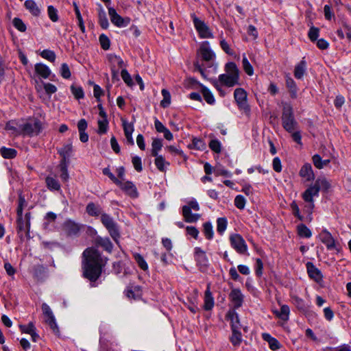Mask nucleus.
Segmentation results:
<instances>
[{"mask_svg":"<svg viewBox=\"0 0 351 351\" xmlns=\"http://www.w3.org/2000/svg\"><path fill=\"white\" fill-rule=\"evenodd\" d=\"M162 147V143L160 139H154L152 143V155L153 156H158V152L161 149Z\"/></svg>","mask_w":351,"mask_h":351,"instance_id":"41","label":"nucleus"},{"mask_svg":"<svg viewBox=\"0 0 351 351\" xmlns=\"http://www.w3.org/2000/svg\"><path fill=\"white\" fill-rule=\"evenodd\" d=\"M182 215L185 221L188 223L196 222L200 217L199 214H193L190 208L186 206L182 207Z\"/></svg>","mask_w":351,"mask_h":351,"instance_id":"20","label":"nucleus"},{"mask_svg":"<svg viewBox=\"0 0 351 351\" xmlns=\"http://www.w3.org/2000/svg\"><path fill=\"white\" fill-rule=\"evenodd\" d=\"M214 306V299L212 296V293L209 290V288L205 292L204 297V309L206 311H209L212 309Z\"/></svg>","mask_w":351,"mask_h":351,"instance_id":"33","label":"nucleus"},{"mask_svg":"<svg viewBox=\"0 0 351 351\" xmlns=\"http://www.w3.org/2000/svg\"><path fill=\"white\" fill-rule=\"evenodd\" d=\"M306 202V204L304 207V211L308 214L310 216V220L312 219L311 215L313 213L315 204H314V200L313 199H309V200H304Z\"/></svg>","mask_w":351,"mask_h":351,"instance_id":"52","label":"nucleus"},{"mask_svg":"<svg viewBox=\"0 0 351 351\" xmlns=\"http://www.w3.org/2000/svg\"><path fill=\"white\" fill-rule=\"evenodd\" d=\"M45 182L49 189L55 191H59L60 189V184L55 178L47 177Z\"/></svg>","mask_w":351,"mask_h":351,"instance_id":"38","label":"nucleus"},{"mask_svg":"<svg viewBox=\"0 0 351 351\" xmlns=\"http://www.w3.org/2000/svg\"><path fill=\"white\" fill-rule=\"evenodd\" d=\"M59 167L61 171L60 178L63 181L66 182L69 178V173L67 171L66 162L60 161Z\"/></svg>","mask_w":351,"mask_h":351,"instance_id":"47","label":"nucleus"},{"mask_svg":"<svg viewBox=\"0 0 351 351\" xmlns=\"http://www.w3.org/2000/svg\"><path fill=\"white\" fill-rule=\"evenodd\" d=\"M202 93L205 101L209 104H213L215 103V98L211 92L205 86L202 88Z\"/></svg>","mask_w":351,"mask_h":351,"instance_id":"44","label":"nucleus"},{"mask_svg":"<svg viewBox=\"0 0 351 351\" xmlns=\"http://www.w3.org/2000/svg\"><path fill=\"white\" fill-rule=\"evenodd\" d=\"M0 153L4 158H14L17 152L14 149L3 147L0 149Z\"/></svg>","mask_w":351,"mask_h":351,"instance_id":"37","label":"nucleus"},{"mask_svg":"<svg viewBox=\"0 0 351 351\" xmlns=\"http://www.w3.org/2000/svg\"><path fill=\"white\" fill-rule=\"evenodd\" d=\"M108 122L107 118H102L101 120L98 121V133L103 134L106 133L108 130Z\"/></svg>","mask_w":351,"mask_h":351,"instance_id":"49","label":"nucleus"},{"mask_svg":"<svg viewBox=\"0 0 351 351\" xmlns=\"http://www.w3.org/2000/svg\"><path fill=\"white\" fill-rule=\"evenodd\" d=\"M83 256V275L90 281L95 282L101 276L102 267L105 266L106 260L101 256L98 250L93 247L85 250Z\"/></svg>","mask_w":351,"mask_h":351,"instance_id":"1","label":"nucleus"},{"mask_svg":"<svg viewBox=\"0 0 351 351\" xmlns=\"http://www.w3.org/2000/svg\"><path fill=\"white\" fill-rule=\"evenodd\" d=\"M227 317L230 320L232 330H239L241 325L238 314L234 311H230Z\"/></svg>","mask_w":351,"mask_h":351,"instance_id":"27","label":"nucleus"},{"mask_svg":"<svg viewBox=\"0 0 351 351\" xmlns=\"http://www.w3.org/2000/svg\"><path fill=\"white\" fill-rule=\"evenodd\" d=\"M319 29L317 27H311L308 31V36L309 39L314 42L319 36Z\"/></svg>","mask_w":351,"mask_h":351,"instance_id":"60","label":"nucleus"},{"mask_svg":"<svg viewBox=\"0 0 351 351\" xmlns=\"http://www.w3.org/2000/svg\"><path fill=\"white\" fill-rule=\"evenodd\" d=\"M204 234L207 239H212L213 237V226L210 222L204 223Z\"/></svg>","mask_w":351,"mask_h":351,"instance_id":"48","label":"nucleus"},{"mask_svg":"<svg viewBox=\"0 0 351 351\" xmlns=\"http://www.w3.org/2000/svg\"><path fill=\"white\" fill-rule=\"evenodd\" d=\"M315 184L318 187L319 190H322L324 191H327L330 188V183L329 181L324 177L318 178Z\"/></svg>","mask_w":351,"mask_h":351,"instance_id":"31","label":"nucleus"},{"mask_svg":"<svg viewBox=\"0 0 351 351\" xmlns=\"http://www.w3.org/2000/svg\"><path fill=\"white\" fill-rule=\"evenodd\" d=\"M219 81L221 84L227 87H232L239 84L237 75L231 76L226 73L219 75Z\"/></svg>","mask_w":351,"mask_h":351,"instance_id":"16","label":"nucleus"},{"mask_svg":"<svg viewBox=\"0 0 351 351\" xmlns=\"http://www.w3.org/2000/svg\"><path fill=\"white\" fill-rule=\"evenodd\" d=\"M312 160L315 167L319 169L327 166L330 162V160H322L321 156L318 154L314 155Z\"/></svg>","mask_w":351,"mask_h":351,"instance_id":"32","label":"nucleus"},{"mask_svg":"<svg viewBox=\"0 0 351 351\" xmlns=\"http://www.w3.org/2000/svg\"><path fill=\"white\" fill-rule=\"evenodd\" d=\"M155 165L158 169L162 172L165 171V165H169V163L165 160L164 157L161 155L155 156Z\"/></svg>","mask_w":351,"mask_h":351,"instance_id":"36","label":"nucleus"},{"mask_svg":"<svg viewBox=\"0 0 351 351\" xmlns=\"http://www.w3.org/2000/svg\"><path fill=\"white\" fill-rule=\"evenodd\" d=\"M286 85L289 88L291 97L295 98L297 96V86L294 80L290 77H287L286 79Z\"/></svg>","mask_w":351,"mask_h":351,"instance_id":"34","label":"nucleus"},{"mask_svg":"<svg viewBox=\"0 0 351 351\" xmlns=\"http://www.w3.org/2000/svg\"><path fill=\"white\" fill-rule=\"evenodd\" d=\"M5 130H10L12 132V134L17 136L21 134V130H20V125L16 128L15 126V123L13 121H9L5 125Z\"/></svg>","mask_w":351,"mask_h":351,"instance_id":"45","label":"nucleus"},{"mask_svg":"<svg viewBox=\"0 0 351 351\" xmlns=\"http://www.w3.org/2000/svg\"><path fill=\"white\" fill-rule=\"evenodd\" d=\"M47 12H48L49 19L53 22H56L58 21V10L53 5L48 6Z\"/></svg>","mask_w":351,"mask_h":351,"instance_id":"53","label":"nucleus"},{"mask_svg":"<svg viewBox=\"0 0 351 351\" xmlns=\"http://www.w3.org/2000/svg\"><path fill=\"white\" fill-rule=\"evenodd\" d=\"M72 93L75 96L76 99H82L84 97V92L81 87H76L74 86H71V87Z\"/></svg>","mask_w":351,"mask_h":351,"instance_id":"64","label":"nucleus"},{"mask_svg":"<svg viewBox=\"0 0 351 351\" xmlns=\"http://www.w3.org/2000/svg\"><path fill=\"white\" fill-rule=\"evenodd\" d=\"M13 25L15 28H16L19 31L21 32H24L26 30V25L23 22V21L19 18H14L12 21Z\"/></svg>","mask_w":351,"mask_h":351,"instance_id":"54","label":"nucleus"},{"mask_svg":"<svg viewBox=\"0 0 351 351\" xmlns=\"http://www.w3.org/2000/svg\"><path fill=\"white\" fill-rule=\"evenodd\" d=\"M273 312L277 317L283 321H287L289 319L290 309L286 304L282 305L280 311L275 310Z\"/></svg>","mask_w":351,"mask_h":351,"instance_id":"25","label":"nucleus"},{"mask_svg":"<svg viewBox=\"0 0 351 351\" xmlns=\"http://www.w3.org/2000/svg\"><path fill=\"white\" fill-rule=\"evenodd\" d=\"M306 269L308 274L311 279L317 282L322 281L323 276L321 271L313 263L308 262L306 263Z\"/></svg>","mask_w":351,"mask_h":351,"instance_id":"14","label":"nucleus"},{"mask_svg":"<svg viewBox=\"0 0 351 351\" xmlns=\"http://www.w3.org/2000/svg\"><path fill=\"white\" fill-rule=\"evenodd\" d=\"M95 243L97 245L102 247L108 252H111L113 247L112 242L108 237H97L95 238Z\"/></svg>","mask_w":351,"mask_h":351,"instance_id":"21","label":"nucleus"},{"mask_svg":"<svg viewBox=\"0 0 351 351\" xmlns=\"http://www.w3.org/2000/svg\"><path fill=\"white\" fill-rule=\"evenodd\" d=\"M229 298L234 308L241 307L243 302V295L239 289H233L230 294Z\"/></svg>","mask_w":351,"mask_h":351,"instance_id":"13","label":"nucleus"},{"mask_svg":"<svg viewBox=\"0 0 351 351\" xmlns=\"http://www.w3.org/2000/svg\"><path fill=\"white\" fill-rule=\"evenodd\" d=\"M108 14L111 22L118 27H126L131 21L129 17L123 18L113 8H108Z\"/></svg>","mask_w":351,"mask_h":351,"instance_id":"8","label":"nucleus"},{"mask_svg":"<svg viewBox=\"0 0 351 351\" xmlns=\"http://www.w3.org/2000/svg\"><path fill=\"white\" fill-rule=\"evenodd\" d=\"M226 74L230 75L231 76L237 75V79H239V69L235 63L234 62H228L226 65Z\"/></svg>","mask_w":351,"mask_h":351,"instance_id":"35","label":"nucleus"},{"mask_svg":"<svg viewBox=\"0 0 351 351\" xmlns=\"http://www.w3.org/2000/svg\"><path fill=\"white\" fill-rule=\"evenodd\" d=\"M86 213L92 217L101 216L102 212L101 208L99 205L95 204L93 202H90L86 207Z\"/></svg>","mask_w":351,"mask_h":351,"instance_id":"23","label":"nucleus"},{"mask_svg":"<svg viewBox=\"0 0 351 351\" xmlns=\"http://www.w3.org/2000/svg\"><path fill=\"white\" fill-rule=\"evenodd\" d=\"M227 219L225 217H220L217 219V230L220 234H222L227 228Z\"/></svg>","mask_w":351,"mask_h":351,"instance_id":"43","label":"nucleus"},{"mask_svg":"<svg viewBox=\"0 0 351 351\" xmlns=\"http://www.w3.org/2000/svg\"><path fill=\"white\" fill-rule=\"evenodd\" d=\"M35 73L40 77L47 79L51 75L50 69L43 63H36L34 66Z\"/></svg>","mask_w":351,"mask_h":351,"instance_id":"19","label":"nucleus"},{"mask_svg":"<svg viewBox=\"0 0 351 351\" xmlns=\"http://www.w3.org/2000/svg\"><path fill=\"white\" fill-rule=\"evenodd\" d=\"M82 226L71 219L66 220L62 226V231L68 236H76L80 231Z\"/></svg>","mask_w":351,"mask_h":351,"instance_id":"9","label":"nucleus"},{"mask_svg":"<svg viewBox=\"0 0 351 351\" xmlns=\"http://www.w3.org/2000/svg\"><path fill=\"white\" fill-rule=\"evenodd\" d=\"M199 54L203 60L208 62L215 58V53L208 46V42H204L199 48Z\"/></svg>","mask_w":351,"mask_h":351,"instance_id":"15","label":"nucleus"},{"mask_svg":"<svg viewBox=\"0 0 351 351\" xmlns=\"http://www.w3.org/2000/svg\"><path fill=\"white\" fill-rule=\"evenodd\" d=\"M319 191L318 187L314 183L302 193V198L304 200L313 199V197L318 196Z\"/></svg>","mask_w":351,"mask_h":351,"instance_id":"22","label":"nucleus"},{"mask_svg":"<svg viewBox=\"0 0 351 351\" xmlns=\"http://www.w3.org/2000/svg\"><path fill=\"white\" fill-rule=\"evenodd\" d=\"M193 148L199 150H203L206 148L205 143L200 138H194L192 142Z\"/></svg>","mask_w":351,"mask_h":351,"instance_id":"58","label":"nucleus"},{"mask_svg":"<svg viewBox=\"0 0 351 351\" xmlns=\"http://www.w3.org/2000/svg\"><path fill=\"white\" fill-rule=\"evenodd\" d=\"M134 258L136 262L137 263L138 267L141 269H142L144 271H146L148 269V265H147L146 261H145L143 257L140 254H138V253L134 254Z\"/></svg>","mask_w":351,"mask_h":351,"instance_id":"46","label":"nucleus"},{"mask_svg":"<svg viewBox=\"0 0 351 351\" xmlns=\"http://www.w3.org/2000/svg\"><path fill=\"white\" fill-rule=\"evenodd\" d=\"M297 230L299 236L301 237L310 238L312 235L311 231L303 223L299 224Z\"/></svg>","mask_w":351,"mask_h":351,"instance_id":"40","label":"nucleus"},{"mask_svg":"<svg viewBox=\"0 0 351 351\" xmlns=\"http://www.w3.org/2000/svg\"><path fill=\"white\" fill-rule=\"evenodd\" d=\"M108 60L110 65L112 77H117L119 69L124 66L123 60L119 56L114 54H109Z\"/></svg>","mask_w":351,"mask_h":351,"instance_id":"11","label":"nucleus"},{"mask_svg":"<svg viewBox=\"0 0 351 351\" xmlns=\"http://www.w3.org/2000/svg\"><path fill=\"white\" fill-rule=\"evenodd\" d=\"M99 21L101 27L103 29H107L108 27L109 23L106 17V12L101 6H100L99 11Z\"/></svg>","mask_w":351,"mask_h":351,"instance_id":"39","label":"nucleus"},{"mask_svg":"<svg viewBox=\"0 0 351 351\" xmlns=\"http://www.w3.org/2000/svg\"><path fill=\"white\" fill-rule=\"evenodd\" d=\"M25 7L27 10L29 11V12L35 16H38L40 14V10L39 7L37 5L36 2L33 0H26L25 1Z\"/></svg>","mask_w":351,"mask_h":351,"instance_id":"26","label":"nucleus"},{"mask_svg":"<svg viewBox=\"0 0 351 351\" xmlns=\"http://www.w3.org/2000/svg\"><path fill=\"white\" fill-rule=\"evenodd\" d=\"M193 21L194 26L202 38H213V34L208 26L201 19L193 15Z\"/></svg>","mask_w":351,"mask_h":351,"instance_id":"6","label":"nucleus"},{"mask_svg":"<svg viewBox=\"0 0 351 351\" xmlns=\"http://www.w3.org/2000/svg\"><path fill=\"white\" fill-rule=\"evenodd\" d=\"M99 42L103 49L107 50L110 48V41L107 36L104 34L100 35Z\"/></svg>","mask_w":351,"mask_h":351,"instance_id":"59","label":"nucleus"},{"mask_svg":"<svg viewBox=\"0 0 351 351\" xmlns=\"http://www.w3.org/2000/svg\"><path fill=\"white\" fill-rule=\"evenodd\" d=\"M162 95L163 97L162 100L160 101V106L162 108L168 107L171 104V95L170 93L166 90L162 89L161 91Z\"/></svg>","mask_w":351,"mask_h":351,"instance_id":"42","label":"nucleus"},{"mask_svg":"<svg viewBox=\"0 0 351 351\" xmlns=\"http://www.w3.org/2000/svg\"><path fill=\"white\" fill-rule=\"evenodd\" d=\"M132 165L134 167V169L140 172L142 171V161L141 158L138 156H134L132 159Z\"/></svg>","mask_w":351,"mask_h":351,"instance_id":"63","label":"nucleus"},{"mask_svg":"<svg viewBox=\"0 0 351 351\" xmlns=\"http://www.w3.org/2000/svg\"><path fill=\"white\" fill-rule=\"evenodd\" d=\"M122 125L123 128L124 134L129 144L133 145L134 140L132 138V133L134 132V125L132 123H128L125 119H122Z\"/></svg>","mask_w":351,"mask_h":351,"instance_id":"17","label":"nucleus"},{"mask_svg":"<svg viewBox=\"0 0 351 351\" xmlns=\"http://www.w3.org/2000/svg\"><path fill=\"white\" fill-rule=\"evenodd\" d=\"M27 204L24 196L19 195L18 207L16 209L17 216H21L23 215V210L25 207L27 206Z\"/></svg>","mask_w":351,"mask_h":351,"instance_id":"50","label":"nucleus"},{"mask_svg":"<svg viewBox=\"0 0 351 351\" xmlns=\"http://www.w3.org/2000/svg\"><path fill=\"white\" fill-rule=\"evenodd\" d=\"M300 176L304 178L306 181H311L314 179L315 176L311 165L309 163L304 164L300 171Z\"/></svg>","mask_w":351,"mask_h":351,"instance_id":"18","label":"nucleus"},{"mask_svg":"<svg viewBox=\"0 0 351 351\" xmlns=\"http://www.w3.org/2000/svg\"><path fill=\"white\" fill-rule=\"evenodd\" d=\"M22 135L36 136L42 130V123L37 119L31 120L20 125Z\"/></svg>","mask_w":351,"mask_h":351,"instance_id":"4","label":"nucleus"},{"mask_svg":"<svg viewBox=\"0 0 351 351\" xmlns=\"http://www.w3.org/2000/svg\"><path fill=\"white\" fill-rule=\"evenodd\" d=\"M242 64L245 73L249 75H252L254 73V69L245 55L243 57Z\"/></svg>","mask_w":351,"mask_h":351,"instance_id":"51","label":"nucleus"},{"mask_svg":"<svg viewBox=\"0 0 351 351\" xmlns=\"http://www.w3.org/2000/svg\"><path fill=\"white\" fill-rule=\"evenodd\" d=\"M117 186L128 195L132 198L138 197V191L135 185L130 181H121L119 180V184Z\"/></svg>","mask_w":351,"mask_h":351,"instance_id":"12","label":"nucleus"},{"mask_svg":"<svg viewBox=\"0 0 351 351\" xmlns=\"http://www.w3.org/2000/svg\"><path fill=\"white\" fill-rule=\"evenodd\" d=\"M230 341L234 347H238L242 342V335L239 330H232V335L230 337Z\"/></svg>","mask_w":351,"mask_h":351,"instance_id":"30","label":"nucleus"},{"mask_svg":"<svg viewBox=\"0 0 351 351\" xmlns=\"http://www.w3.org/2000/svg\"><path fill=\"white\" fill-rule=\"evenodd\" d=\"M318 237L328 250H337L335 239L326 229H323L319 234Z\"/></svg>","mask_w":351,"mask_h":351,"instance_id":"10","label":"nucleus"},{"mask_svg":"<svg viewBox=\"0 0 351 351\" xmlns=\"http://www.w3.org/2000/svg\"><path fill=\"white\" fill-rule=\"evenodd\" d=\"M73 151V146L71 143L64 145L62 148L58 149V153L62 157L61 161L66 162Z\"/></svg>","mask_w":351,"mask_h":351,"instance_id":"29","label":"nucleus"},{"mask_svg":"<svg viewBox=\"0 0 351 351\" xmlns=\"http://www.w3.org/2000/svg\"><path fill=\"white\" fill-rule=\"evenodd\" d=\"M210 149L215 153H220L221 150V143L217 139H213L209 143Z\"/></svg>","mask_w":351,"mask_h":351,"instance_id":"55","label":"nucleus"},{"mask_svg":"<svg viewBox=\"0 0 351 351\" xmlns=\"http://www.w3.org/2000/svg\"><path fill=\"white\" fill-rule=\"evenodd\" d=\"M231 246L239 253L245 254L247 246L243 238L239 234H233L230 236Z\"/></svg>","mask_w":351,"mask_h":351,"instance_id":"7","label":"nucleus"},{"mask_svg":"<svg viewBox=\"0 0 351 351\" xmlns=\"http://www.w3.org/2000/svg\"><path fill=\"white\" fill-rule=\"evenodd\" d=\"M262 337L265 341L268 342L269 348L271 350H276L280 348V343L278 342V341L276 339L272 337L269 334L263 333Z\"/></svg>","mask_w":351,"mask_h":351,"instance_id":"28","label":"nucleus"},{"mask_svg":"<svg viewBox=\"0 0 351 351\" xmlns=\"http://www.w3.org/2000/svg\"><path fill=\"white\" fill-rule=\"evenodd\" d=\"M21 331L23 333L30 335L34 330H36L34 324L32 322H29L27 325H19Z\"/></svg>","mask_w":351,"mask_h":351,"instance_id":"57","label":"nucleus"},{"mask_svg":"<svg viewBox=\"0 0 351 351\" xmlns=\"http://www.w3.org/2000/svg\"><path fill=\"white\" fill-rule=\"evenodd\" d=\"M290 206L293 215L296 217L299 220L302 221L303 219V216L300 213V209L297 203L293 201L291 204Z\"/></svg>","mask_w":351,"mask_h":351,"instance_id":"62","label":"nucleus"},{"mask_svg":"<svg viewBox=\"0 0 351 351\" xmlns=\"http://www.w3.org/2000/svg\"><path fill=\"white\" fill-rule=\"evenodd\" d=\"M247 93L243 88H237L234 90V97L239 108L248 114L250 108L247 104Z\"/></svg>","mask_w":351,"mask_h":351,"instance_id":"5","label":"nucleus"},{"mask_svg":"<svg viewBox=\"0 0 351 351\" xmlns=\"http://www.w3.org/2000/svg\"><path fill=\"white\" fill-rule=\"evenodd\" d=\"M306 70V62L303 58L298 64L295 65L294 69V76L297 79H302L304 77Z\"/></svg>","mask_w":351,"mask_h":351,"instance_id":"24","label":"nucleus"},{"mask_svg":"<svg viewBox=\"0 0 351 351\" xmlns=\"http://www.w3.org/2000/svg\"><path fill=\"white\" fill-rule=\"evenodd\" d=\"M100 219L101 223L107 229L111 237L117 241L120 237V232L117 223L111 216L106 213L101 214Z\"/></svg>","mask_w":351,"mask_h":351,"instance_id":"3","label":"nucleus"},{"mask_svg":"<svg viewBox=\"0 0 351 351\" xmlns=\"http://www.w3.org/2000/svg\"><path fill=\"white\" fill-rule=\"evenodd\" d=\"M40 56L43 58L47 59L52 62H53L56 60V54L53 51H51V50H47V49L43 50L41 52Z\"/></svg>","mask_w":351,"mask_h":351,"instance_id":"56","label":"nucleus"},{"mask_svg":"<svg viewBox=\"0 0 351 351\" xmlns=\"http://www.w3.org/2000/svg\"><path fill=\"white\" fill-rule=\"evenodd\" d=\"M121 75L123 80L128 86H132V84H133L132 80L131 78L130 75L127 71V70L122 69V71L121 72Z\"/></svg>","mask_w":351,"mask_h":351,"instance_id":"61","label":"nucleus"},{"mask_svg":"<svg viewBox=\"0 0 351 351\" xmlns=\"http://www.w3.org/2000/svg\"><path fill=\"white\" fill-rule=\"evenodd\" d=\"M282 125L288 132H293L298 128V123L293 115V108L291 104L282 103Z\"/></svg>","mask_w":351,"mask_h":351,"instance_id":"2","label":"nucleus"}]
</instances>
